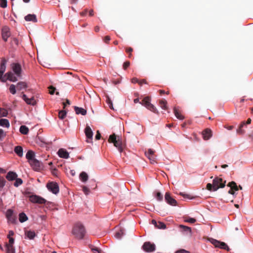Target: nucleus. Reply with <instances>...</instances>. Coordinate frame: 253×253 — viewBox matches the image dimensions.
Here are the masks:
<instances>
[{
    "mask_svg": "<svg viewBox=\"0 0 253 253\" xmlns=\"http://www.w3.org/2000/svg\"><path fill=\"white\" fill-rule=\"evenodd\" d=\"M6 60L5 59H3L0 63V72L3 74L4 73L6 70Z\"/></svg>",
    "mask_w": 253,
    "mask_h": 253,
    "instance_id": "obj_25",
    "label": "nucleus"
},
{
    "mask_svg": "<svg viewBox=\"0 0 253 253\" xmlns=\"http://www.w3.org/2000/svg\"><path fill=\"white\" fill-rule=\"evenodd\" d=\"M72 233L76 238L82 239L84 236L85 231L84 226L81 223H77L74 226Z\"/></svg>",
    "mask_w": 253,
    "mask_h": 253,
    "instance_id": "obj_3",
    "label": "nucleus"
},
{
    "mask_svg": "<svg viewBox=\"0 0 253 253\" xmlns=\"http://www.w3.org/2000/svg\"><path fill=\"white\" fill-rule=\"evenodd\" d=\"M7 253H14L15 249L13 245L5 244Z\"/></svg>",
    "mask_w": 253,
    "mask_h": 253,
    "instance_id": "obj_27",
    "label": "nucleus"
},
{
    "mask_svg": "<svg viewBox=\"0 0 253 253\" xmlns=\"http://www.w3.org/2000/svg\"><path fill=\"white\" fill-rule=\"evenodd\" d=\"M16 87L18 90H21L23 89L27 88V84L24 82H20L17 84Z\"/></svg>",
    "mask_w": 253,
    "mask_h": 253,
    "instance_id": "obj_24",
    "label": "nucleus"
},
{
    "mask_svg": "<svg viewBox=\"0 0 253 253\" xmlns=\"http://www.w3.org/2000/svg\"><path fill=\"white\" fill-rule=\"evenodd\" d=\"M22 99L26 102L27 104L31 105H35L36 104V101L34 98V97H32L31 98H28L25 94L22 95Z\"/></svg>",
    "mask_w": 253,
    "mask_h": 253,
    "instance_id": "obj_15",
    "label": "nucleus"
},
{
    "mask_svg": "<svg viewBox=\"0 0 253 253\" xmlns=\"http://www.w3.org/2000/svg\"><path fill=\"white\" fill-rule=\"evenodd\" d=\"M226 180L219 177H216L212 181V183H208L206 189L211 192L216 191L219 188H223L225 186Z\"/></svg>",
    "mask_w": 253,
    "mask_h": 253,
    "instance_id": "obj_2",
    "label": "nucleus"
},
{
    "mask_svg": "<svg viewBox=\"0 0 253 253\" xmlns=\"http://www.w3.org/2000/svg\"><path fill=\"white\" fill-rule=\"evenodd\" d=\"M111 38H110V37L109 36H105L104 38V39H103V41L104 42L106 43H109V41L110 40Z\"/></svg>",
    "mask_w": 253,
    "mask_h": 253,
    "instance_id": "obj_52",
    "label": "nucleus"
},
{
    "mask_svg": "<svg viewBox=\"0 0 253 253\" xmlns=\"http://www.w3.org/2000/svg\"><path fill=\"white\" fill-rule=\"evenodd\" d=\"M34 156H35V153L32 150H29L26 155V158L28 160V162L29 163L30 162V161L33 160L35 159Z\"/></svg>",
    "mask_w": 253,
    "mask_h": 253,
    "instance_id": "obj_22",
    "label": "nucleus"
},
{
    "mask_svg": "<svg viewBox=\"0 0 253 253\" xmlns=\"http://www.w3.org/2000/svg\"><path fill=\"white\" fill-rule=\"evenodd\" d=\"M245 125V122H242L240 124L239 127L237 129V132L239 134H243L245 133V130L242 129L243 127Z\"/></svg>",
    "mask_w": 253,
    "mask_h": 253,
    "instance_id": "obj_31",
    "label": "nucleus"
},
{
    "mask_svg": "<svg viewBox=\"0 0 253 253\" xmlns=\"http://www.w3.org/2000/svg\"><path fill=\"white\" fill-rule=\"evenodd\" d=\"M84 132L85 134V136L87 139H92L93 136V132L89 126H86L84 130Z\"/></svg>",
    "mask_w": 253,
    "mask_h": 253,
    "instance_id": "obj_18",
    "label": "nucleus"
},
{
    "mask_svg": "<svg viewBox=\"0 0 253 253\" xmlns=\"http://www.w3.org/2000/svg\"><path fill=\"white\" fill-rule=\"evenodd\" d=\"M152 224H153L157 228L158 222H157L156 220L153 219L151 221Z\"/></svg>",
    "mask_w": 253,
    "mask_h": 253,
    "instance_id": "obj_64",
    "label": "nucleus"
},
{
    "mask_svg": "<svg viewBox=\"0 0 253 253\" xmlns=\"http://www.w3.org/2000/svg\"><path fill=\"white\" fill-rule=\"evenodd\" d=\"M189 252L186 251L184 249H181L180 250L177 251L175 253H188Z\"/></svg>",
    "mask_w": 253,
    "mask_h": 253,
    "instance_id": "obj_55",
    "label": "nucleus"
},
{
    "mask_svg": "<svg viewBox=\"0 0 253 253\" xmlns=\"http://www.w3.org/2000/svg\"><path fill=\"white\" fill-rule=\"evenodd\" d=\"M29 200L33 203L39 204H45L47 201L44 198L36 195H33L29 197Z\"/></svg>",
    "mask_w": 253,
    "mask_h": 253,
    "instance_id": "obj_7",
    "label": "nucleus"
},
{
    "mask_svg": "<svg viewBox=\"0 0 253 253\" xmlns=\"http://www.w3.org/2000/svg\"><path fill=\"white\" fill-rule=\"evenodd\" d=\"M18 176L17 173L13 171H9L6 175V178L9 181H12L15 180Z\"/></svg>",
    "mask_w": 253,
    "mask_h": 253,
    "instance_id": "obj_19",
    "label": "nucleus"
},
{
    "mask_svg": "<svg viewBox=\"0 0 253 253\" xmlns=\"http://www.w3.org/2000/svg\"><path fill=\"white\" fill-rule=\"evenodd\" d=\"M15 181L14 183V186L15 187H18L23 183V180L20 178L17 177L16 179H15Z\"/></svg>",
    "mask_w": 253,
    "mask_h": 253,
    "instance_id": "obj_39",
    "label": "nucleus"
},
{
    "mask_svg": "<svg viewBox=\"0 0 253 253\" xmlns=\"http://www.w3.org/2000/svg\"><path fill=\"white\" fill-rule=\"evenodd\" d=\"M0 125L2 126H5L6 127H9V123L8 120L5 119H1L0 120Z\"/></svg>",
    "mask_w": 253,
    "mask_h": 253,
    "instance_id": "obj_29",
    "label": "nucleus"
},
{
    "mask_svg": "<svg viewBox=\"0 0 253 253\" xmlns=\"http://www.w3.org/2000/svg\"><path fill=\"white\" fill-rule=\"evenodd\" d=\"M196 219L194 218L189 217L187 219L185 220V221L189 222L191 223H194L196 222Z\"/></svg>",
    "mask_w": 253,
    "mask_h": 253,
    "instance_id": "obj_48",
    "label": "nucleus"
},
{
    "mask_svg": "<svg viewBox=\"0 0 253 253\" xmlns=\"http://www.w3.org/2000/svg\"><path fill=\"white\" fill-rule=\"evenodd\" d=\"M156 198L158 201H161L163 199V196L160 192H157L156 195Z\"/></svg>",
    "mask_w": 253,
    "mask_h": 253,
    "instance_id": "obj_46",
    "label": "nucleus"
},
{
    "mask_svg": "<svg viewBox=\"0 0 253 253\" xmlns=\"http://www.w3.org/2000/svg\"><path fill=\"white\" fill-rule=\"evenodd\" d=\"M209 240L211 242V243L212 245H213L216 248H219L220 249H224L228 251L229 250L228 246L224 242H220L219 241L216 240L212 238L210 239Z\"/></svg>",
    "mask_w": 253,
    "mask_h": 253,
    "instance_id": "obj_6",
    "label": "nucleus"
},
{
    "mask_svg": "<svg viewBox=\"0 0 253 253\" xmlns=\"http://www.w3.org/2000/svg\"><path fill=\"white\" fill-rule=\"evenodd\" d=\"M126 51L127 53H131L133 51V48L131 47L126 48Z\"/></svg>",
    "mask_w": 253,
    "mask_h": 253,
    "instance_id": "obj_59",
    "label": "nucleus"
},
{
    "mask_svg": "<svg viewBox=\"0 0 253 253\" xmlns=\"http://www.w3.org/2000/svg\"><path fill=\"white\" fill-rule=\"evenodd\" d=\"M155 151L151 149H149L147 152H145V155L150 160L151 163L156 162V156L154 155Z\"/></svg>",
    "mask_w": 253,
    "mask_h": 253,
    "instance_id": "obj_14",
    "label": "nucleus"
},
{
    "mask_svg": "<svg viewBox=\"0 0 253 253\" xmlns=\"http://www.w3.org/2000/svg\"><path fill=\"white\" fill-rule=\"evenodd\" d=\"M46 187L49 191H51L54 194H56L59 192V186L56 182H49L47 184Z\"/></svg>",
    "mask_w": 253,
    "mask_h": 253,
    "instance_id": "obj_8",
    "label": "nucleus"
},
{
    "mask_svg": "<svg viewBox=\"0 0 253 253\" xmlns=\"http://www.w3.org/2000/svg\"><path fill=\"white\" fill-rule=\"evenodd\" d=\"M14 152L19 157H21L23 156V148L21 146H16L14 148Z\"/></svg>",
    "mask_w": 253,
    "mask_h": 253,
    "instance_id": "obj_23",
    "label": "nucleus"
},
{
    "mask_svg": "<svg viewBox=\"0 0 253 253\" xmlns=\"http://www.w3.org/2000/svg\"><path fill=\"white\" fill-rule=\"evenodd\" d=\"M180 195L182 196L184 198H189V199H192V198L190 197L189 195H188L187 194H183V193H180Z\"/></svg>",
    "mask_w": 253,
    "mask_h": 253,
    "instance_id": "obj_60",
    "label": "nucleus"
},
{
    "mask_svg": "<svg viewBox=\"0 0 253 253\" xmlns=\"http://www.w3.org/2000/svg\"><path fill=\"white\" fill-rule=\"evenodd\" d=\"M142 105L146 107L148 109L150 110L151 111L156 113L159 114V112L157 111V108L150 103V98L149 97L147 96L145 97L142 100L141 102H140Z\"/></svg>",
    "mask_w": 253,
    "mask_h": 253,
    "instance_id": "obj_5",
    "label": "nucleus"
},
{
    "mask_svg": "<svg viewBox=\"0 0 253 253\" xmlns=\"http://www.w3.org/2000/svg\"><path fill=\"white\" fill-rule=\"evenodd\" d=\"M19 219L20 222H24L28 219V217L26 214L24 212L20 213L19 215Z\"/></svg>",
    "mask_w": 253,
    "mask_h": 253,
    "instance_id": "obj_33",
    "label": "nucleus"
},
{
    "mask_svg": "<svg viewBox=\"0 0 253 253\" xmlns=\"http://www.w3.org/2000/svg\"><path fill=\"white\" fill-rule=\"evenodd\" d=\"M5 135V134H4L3 130L2 129H0V139L3 138Z\"/></svg>",
    "mask_w": 253,
    "mask_h": 253,
    "instance_id": "obj_54",
    "label": "nucleus"
},
{
    "mask_svg": "<svg viewBox=\"0 0 253 253\" xmlns=\"http://www.w3.org/2000/svg\"><path fill=\"white\" fill-rule=\"evenodd\" d=\"M174 113L175 117L179 120H183L184 118V116L180 114V112L175 107L174 108Z\"/></svg>",
    "mask_w": 253,
    "mask_h": 253,
    "instance_id": "obj_35",
    "label": "nucleus"
},
{
    "mask_svg": "<svg viewBox=\"0 0 253 253\" xmlns=\"http://www.w3.org/2000/svg\"><path fill=\"white\" fill-rule=\"evenodd\" d=\"M14 234V232L12 230H10L8 232V234L7 235V238H11V236H13Z\"/></svg>",
    "mask_w": 253,
    "mask_h": 253,
    "instance_id": "obj_58",
    "label": "nucleus"
},
{
    "mask_svg": "<svg viewBox=\"0 0 253 253\" xmlns=\"http://www.w3.org/2000/svg\"><path fill=\"white\" fill-rule=\"evenodd\" d=\"M9 91L12 94H15L16 93V86L14 84H11L9 87Z\"/></svg>",
    "mask_w": 253,
    "mask_h": 253,
    "instance_id": "obj_41",
    "label": "nucleus"
},
{
    "mask_svg": "<svg viewBox=\"0 0 253 253\" xmlns=\"http://www.w3.org/2000/svg\"><path fill=\"white\" fill-rule=\"evenodd\" d=\"M179 227L182 229L183 231L186 232L187 233H189V235L191 234V229L190 227L183 225H180Z\"/></svg>",
    "mask_w": 253,
    "mask_h": 253,
    "instance_id": "obj_36",
    "label": "nucleus"
},
{
    "mask_svg": "<svg viewBox=\"0 0 253 253\" xmlns=\"http://www.w3.org/2000/svg\"><path fill=\"white\" fill-rule=\"evenodd\" d=\"M87 12V10L86 9H84L83 11L80 13V14L82 16H85Z\"/></svg>",
    "mask_w": 253,
    "mask_h": 253,
    "instance_id": "obj_61",
    "label": "nucleus"
},
{
    "mask_svg": "<svg viewBox=\"0 0 253 253\" xmlns=\"http://www.w3.org/2000/svg\"><path fill=\"white\" fill-rule=\"evenodd\" d=\"M227 186L229 187L230 188L228 191V194L234 195L235 193V191L238 190V187L236 183L234 181H231L229 182Z\"/></svg>",
    "mask_w": 253,
    "mask_h": 253,
    "instance_id": "obj_10",
    "label": "nucleus"
},
{
    "mask_svg": "<svg viewBox=\"0 0 253 253\" xmlns=\"http://www.w3.org/2000/svg\"><path fill=\"white\" fill-rule=\"evenodd\" d=\"M5 182L6 180L3 177L0 176V190L2 189L4 186Z\"/></svg>",
    "mask_w": 253,
    "mask_h": 253,
    "instance_id": "obj_40",
    "label": "nucleus"
},
{
    "mask_svg": "<svg viewBox=\"0 0 253 253\" xmlns=\"http://www.w3.org/2000/svg\"><path fill=\"white\" fill-rule=\"evenodd\" d=\"M9 243L8 244L7 243V245H12L14 244V239L13 238H9Z\"/></svg>",
    "mask_w": 253,
    "mask_h": 253,
    "instance_id": "obj_56",
    "label": "nucleus"
},
{
    "mask_svg": "<svg viewBox=\"0 0 253 253\" xmlns=\"http://www.w3.org/2000/svg\"><path fill=\"white\" fill-rule=\"evenodd\" d=\"M19 131L23 134H27L29 132V128L26 126H21Z\"/></svg>",
    "mask_w": 253,
    "mask_h": 253,
    "instance_id": "obj_30",
    "label": "nucleus"
},
{
    "mask_svg": "<svg viewBox=\"0 0 253 253\" xmlns=\"http://www.w3.org/2000/svg\"><path fill=\"white\" fill-rule=\"evenodd\" d=\"M108 142L109 143H113L114 145L118 148L120 152H122L123 151L125 146L123 144L122 140L119 136L118 137V138H117L115 134L114 133L110 135L108 139Z\"/></svg>",
    "mask_w": 253,
    "mask_h": 253,
    "instance_id": "obj_4",
    "label": "nucleus"
},
{
    "mask_svg": "<svg viewBox=\"0 0 253 253\" xmlns=\"http://www.w3.org/2000/svg\"><path fill=\"white\" fill-rule=\"evenodd\" d=\"M143 84H147V82L146 80L143 79L142 80L139 81L138 84L140 85H142Z\"/></svg>",
    "mask_w": 253,
    "mask_h": 253,
    "instance_id": "obj_63",
    "label": "nucleus"
},
{
    "mask_svg": "<svg viewBox=\"0 0 253 253\" xmlns=\"http://www.w3.org/2000/svg\"><path fill=\"white\" fill-rule=\"evenodd\" d=\"M130 65L129 61H126L123 64V68L124 70H126L127 67Z\"/></svg>",
    "mask_w": 253,
    "mask_h": 253,
    "instance_id": "obj_50",
    "label": "nucleus"
},
{
    "mask_svg": "<svg viewBox=\"0 0 253 253\" xmlns=\"http://www.w3.org/2000/svg\"><path fill=\"white\" fill-rule=\"evenodd\" d=\"M25 234L29 239H34L36 235L35 232L31 230L26 231Z\"/></svg>",
    "mask_w": 253,
    "mask_h": 253,
    "instance_id": "obj_34",
    "label": "nucleus"
},
{
    "mask_svg": "<svg viewBox=\"0 0 253 253\" xmlns=\"http://www.w3.org/2000/svg\"><path fill=\"white\" fill-rule=\"evenodd\" d=\"M57 154L58 156L62 158L68 159L69 157L68 152L65 149L63 148L60 149L58 150Z\"/></svg>",
    "mask_w": 253,
    "mask_h": 253,
    "instance_id": "obj_17",
    "label": "nucleus"
},
{
    "mask_svg": "<svg viewBox=\"0 0 253 253\" xmlns=\"http://www.w3.org/2000/svg\"><path fill=\"white\" fill-rule=\"evenodd\" d=\"M106 102H107L108 105H109V108L111 109H114L113 106V103L110 98L107 97Z\"/></svg>",
    "mask_w": 253,
    "mask_h": 253,
    "instance_id": "obj_45",
    "label": "nucleus"
},
{
    "mask_svg": "<svg viewBox=\"0 0 253 253\" xmlns=\"http://www.w3.org/2000/svg\"><path fill=\"white\" fill-rule=\"evenodd\" d=\"M91 250L94 253H101L102 252V251L100 249L95 247H92Z\"/></svg>",
    "mask_w": 253,
    "mask_h": 253,
    "instance_id": "obj_47",
    "label": "nucleus"
},
{
    "mask_svg": "<svg viewBox=\"0 0 253 253\" xmlns=\"http://www.w3.org/2000/svg\"><path fill=\"white\" fill-rule=\"evenodd\" d=\"M202 134L204 140L209 139L212 136V131L209 128H206L203 131Z\"/></svg>",
    "mask_w": 253,
    "mask_h": 253,
    "instance_id": "obj_16",
    "label": "nucleus"
},
{
    "mask_svg": "<svg viewBox=\"0 0 253 253\" xmlns=\"http://www.w3.org/2000/svg\"><path fill=\"white\" fill-rule=\"evenodd\" d=\"M6 216L7 218H8L10 217H11V216H13V211L10 209L8 210L6 213Z\"/></svg>",
    "mask_w": 253,
    "mask_h": 253,
    "instance_id": "obj_44",
    "label": "nucleus"
},
{
    "mask_svg": "<svg viewBox=\"0 0 253 253\" xmlns=\"http://www.w3.org/2000/svg\"><path fill=\"white\" fill-rule=\"evenodd\" d=\"M100 138H101V134H100V133H99V131L98 130V131H97V133H96V135H95V139H96V140H99V139H100Z\"/></svg>",
    "mask_w": 253,
    "mask_h": 253,
    "instance_id": "obj_57",
    "label": "nucleus"
},
{
    "mask_svg": "<svg viewBox=\"0 0 253 253\" xmlns=\"http://www.w3.org/2000/svg\"><path fill=\"white\" fill-rule=\"evenodd\" d=\"M10 29L7 26H4L1 29V37L4 42H7V39L10 36Z\"/></svg>",
    "mask_w": 253,
    "mask_h": 253,
    "instance_id": "obj_9",
    "label": "nucleus"
},
{
    "mask_svg": "<svg viewBox=\"0 0 253 253\" xmlns=\"http://www.w3.org/2000/svg\"><path fill=\"white\" fill-rule=\"evenodd\" d=\"M48 88H49V93L50 94H53L56 88L54 87H53V86H50Z\"/></svg>",
    "mask_w": 253,
    "mask_h": 253,
    "instance_id": "obj_49",
    "label": "nucleus"
},
{
    "mask_svg": "<svg viewBox=\"0 0 253 253\" xmlns=\"http://www.w3.org/2000/svg\"><path fill=\"white\" fill-rule=\"evenodd\" d=\"M124 234V230L123 229H120L115 233V237L117 239H121Z\"/></svg>",
    "mask_w": 253,
    "mask_h": 253,
    "instance_id": "obj_26",
    "label": "nucleus"
},
{
    "mask_svg": "<svg viewBox=\"0 0 253 253\" xmlns=\"http://www.w3.org/2000/svg\"><path fill=\"white\" fill-rule=\"evenodd\" d=\"M139 81V80H138V79H137L136 78H133L131 80V82L132 83H134H134H138V84Z\"/></svg>",
    "mask_w": 253,
    "mask_h": 253,
    "instance_id": "obj_62",
    "label": "nucleus"
},
{
    "mask_svg": "<svg viewBox=\"0 0 253 253\" xmlns=\"http://www.w3.org/2000/svg\"><path fill=\"white\" fill-rule=\"evenodd\" d=\"M29 163L35 170L39 171L42 168V165L41 162L36 159L30 161Z\"/></svg>",
    "mask_w": 253,
    "mask_h": 253,
    "instance_id": "obj_12",
    "label": "nucleus"
},
{
    "mask_svg": "<svg viewBox=\"0 0 253 253\" xmlns=\"http://www.w3.org/2000/svg\"><path fill=\"white\" fill-rule=\"evenodd\" d=\"M80 177L83 182H86L88 179L87 173L84 171L82 172L80 174Z\"/></svg>",
    "mask_w": 253,
    "mask_h": 253,
    "instance_id": "obj_32",
    "label": "nucleus"
},
{
    "mask_svg": "<svg viewBox=\"0 0 253 253\" xmlns=\"http://www.w3.org/2000/svg\"><path fill=\"white\" fill-rule=\"evenodd\" d=\"M67 112L64 110H60L58 113V117L60 119L63 120L65 118Z\"/></svg>",
    "mask_w": 253,
    "mask_h": 253,
    "instance_id": "obj_37",
    "label": "nucleus"
},
{
    "mask_svg": "<svg viewBox=\"0 0 253 253\" xmlns=\"http://www.w3.org/2000/svg\"><path fill=\"white\" fill-rule=\"evenodd\" d=\"M142 248L146 252H152L155 250V245L149 242H147L144 243Z\"/></svg>",
    "mask_w": 253,
    "mask_h": 253,
    "instance_id": "obj_13",
    "label": "nucleus"
},
{
    "mask_svg": "<svg viewBox=\"0 0 253 253\" xmlns=\"http://www.w3.org/2000/svg\"><path fill=\"white\" fill-rule=\"evenodd\" d=\"M8 114L6 109L0 108V117H6Z\"/></svg>",
    "mask_w": 253,
    "mask_h": 253,
    "instance_id": "obj_38",
    "label": "nucleus"
},
{
    "mask_svg": "<svg viewBox=\"0 0 253 253\" xmlns=\"http://www.w3.org/2000/svg\"><path fill=\"white\" fill-rule=\"evenodd\" d=\"M0 6L2 8L7 7V0H0Z\"/></svg>",
    "mask_w": 253,
    "mask_h": 253,
    "instance_id": "obj_43",
    "label": "nucleus"
},
{
    "mask_svg": "<svg viewBox=\"0 0 253 253\" xmlns=\"http://www.w3.org/2000/svg\"><path fill=\"white\" fill-rule=\"evenodd\" d=\"M10 66L13 72H8L5 74L4 76L6 77L7 80L12 82H15L18 81V78L21 79L22 78V67L18 63H13L10 65Z\"/></svg>",
    "mask_w": 253,
    "mask_h": 253,
    "instance_id": "obj_1",
    "label": "nucleus"
},
{
    "mask_svg": "<svg viewBox=\"0 0 253 253\" xmlns=\"http://www.w3.org/2000/svg\"><path fill=\"white\" fill-rule=\"evenodd\" d=\"M7 220L8 221L11 222V223H14L16 221L15 218L13 216H11V217H10L9 218H7Z\"/></svg>",
    "mask_w": 253,
    "mask_h": 253,
    "instance_id": "obj_53",
    "label": "nucleus"
},
{
    "mask_svg": "<svg viewBox=\"0 0 253 253\" xmlns=\"http://www.w3.org/2000/svg\"><path fill=\"white\" fill-rule=\"evenodd\" d=\"M165 200L168 204L171 206H175L177 205V201L170 196L169 192L166 193Z\"/></svg>",
    "mask_w": 253,
    "mask_h": 253,
    "instance_id": "obj_11",
    "label": "nucleus"
},
{
    "mask_svg": "<svg viewBox=\"0 0 253 253\" xmlns=\"http://www.w3.org/2000/svg\"><path fill=\"white\" fill-rule=\"evenodd\" d=\"M83 190L85 195L88 194V193L89 192V189L87 187H86V186H83Z\"/></svg>",
    "mask_w": 253,
    "mask_h": 253,
    "instance_id": "obj_51",
    "label": "nucleus"
},
{
    "mask_svg": "<svg viewBox=\"0 0 253 253\" xmlns=\"http://www.w3.org/2000/svg\"><path fill=\"white\" fill-rule=\"evenodd\" d=\"M159 105L162 109L167 110L168 106H167V102L165 100H160L159 101Z\"/></svg>",
    "mask_w": 253,
    "mask_h": 253,
    "instance_id": "obj_28",
    "label": "nucleus"
},
{
    "mask_svg": "<svg viewBox=\"0 0 253 253\" xmlns=\"http://www.w3.org/2000/svg\"><path fill=\"white\" fill-rule=\"evenodd\" d=\"M74 110L77 114H82V115H85L86 114V110L83 108L75 106Z\"/></svg>",
    "mask_w": 253,
    "mask_h": 253,
    "instance_id": "obj_21",
    "label": "nucleus"
},
{
    "mask_svg": "<svg viewBox=\"0 0 253 253\" xmlns=\"http://www.w3.org/2000/svg\"><path fill=\"white\" fill-rule=\"evenodd\" d=\"M157 228L159 229H165L166 228V224L162 222H158Z\"/></svg>",
    "mask_w": 253,
    "mask_h": 253,
    "instance_id": "obj_42",
    "label": "nucleus"
},
{
    "mask_svg": "<svg viewBox=\"0 0 253 253\" xmlns=\"http://www.w3.org/2000/svg\"><path fill=\"white\" fill-rule=\"evenodd\" d=\"M24 18L25 20L27 21H32L34 23H36L38 21L36 15L35 14H28Z\"/></svg>",
    "mask_w": 253,
    "mask_h": 253,
    "instance_id": "obj_20",
    "label": "nucleus"
}]
</instances>
